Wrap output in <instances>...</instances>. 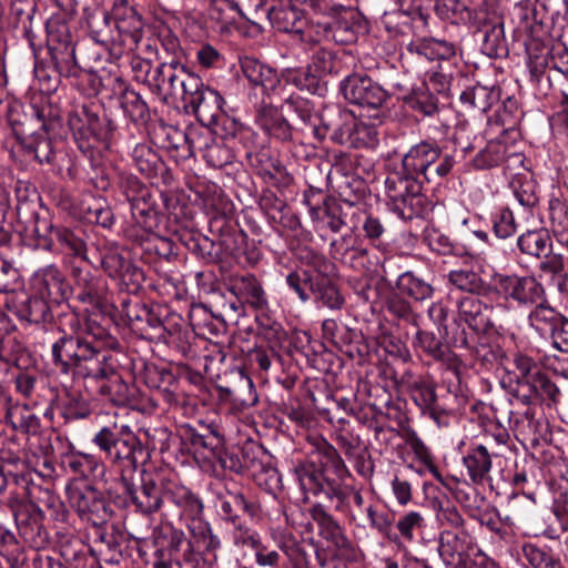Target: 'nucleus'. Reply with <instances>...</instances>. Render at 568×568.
Wrapping results in <instances>:
<instances>
[{"label": "nucleus", "instance_id": "nucleus-1", "mask_svg": "<svg viewBox=\"0 0 568 568\" xmlns=\"http://www.w3.org/2000/svg\"><path fill=\"white\" fill-rule=\"evenodd\" d=\"M91 444L119 473L116 480L108 486L114 507L146 518L162 510L169 486H163L156 475L144 468L139 473V484L134 481V474L150 454L130 425L102 426L93 433Z\"/></svg>", "mask_w": 568, "mask_h": 568}, {"label": "nucleus", "instance_id": "nucleus-2", "mask_svg": "<svg viewBox=\"0 0 568 568\" xmlns=\"http://www.w3.org/2000/svg\"><path fill=\"white\" fill-rule=\"evenodd\" d=\"M456 163V151L445 152L436 140L413 144L385 180L388 210L403 221L427 219L434 204L424 193V184L447 178Z\"/></svg>", "mask_w": 568, "mask_h": 568}, {"label": "nucleus", "instance_id": "nucleus-3", "mask_svg": "<svg viewBox=\"0 0 568 568\" xmlns=\"http://www.w3.org/2000/svg\"><path fill=\"white\" fill-rule=\"evenodd\" d=\"M45 49L36 43L32 30V16L22 19V37L28 41L34 58L33 73L40 91L45 95L57 92L62 80L75 85L88 82L91 90L99 91L102 79L97 72L83 69L77 59V40L70 24L59 16L51 17L45 23Z\"/></svg>", "mask_w": 568, "mask_h": 568}, {"label": "nucleus", "instance_id": "nucleus-4", "mask_svg": "<svg viewBox=\"0 0 568 568\" xmlns=\"http://www.w3.org/2000/svg\"><path fill=\"white\" fill-rule=\"evenodd\" d=\"M212 189L219 203L215 205V197L212 199L214 207L209 216V231L216 240L189 225L174 227L172 234L203 265H216L227 257L241 256L250 264H256L261 258L260 250L250 242L239 221L226 212L232 204L224 197L222 190L215 184Z\"/></svg>", "mask_w": 568, "mask_h": 568}, {"label": "nucleus", "instance_id": "nucleus-5", "mask_svg": "<svg viewBox=\"0 0 568 568\" xmlns=\"http://www.w3.org/2000/svg\"><path fill=\"white\" fill-rule=\"evenodd\" d=\"M54 331L58 337L50 345V362L61 375L87 379L109 348L120 346L119 338L89 310L73 311L69 331L60 325Z\"/></svg>", "mask_w": 568, "mask_h": 568}, {"label": "nucleus", "instance_id": "nucleus-6", "mask_svg": "<svg viewBox=\"0 0 568 568\" xmlns=\"http://www.w3.org/2000/svg\"><path fill=\"white\" fill-rule=\"evenodd\" d=\"M288 250L300 263L285 275L290 294L302 304L313 302L317 307L339 311L345 304L337 283L336 265L322 252L291 241Z\"/></svg>", "mask_w": 568, "mask_h": 568}, {"label": "nucleus", "instance_id": "nucleus-7", "mask_svg": "<svg viewBox=\"0 0 568 568\" xmlns=\"http://www.w3.org/2000/svg\"><path fill=\"white\" fill-rule=\"evenodd\" d=\"M308 445L305 459L294 467L301 490L305 495L335 500V509L345 511L348 507L349 491L344 487V483L352 478L349 469L338 450L323 436H308Z\"/></svg>", "mask_w": 568, "mask_h": 568}, {"label": "nucleus", "instance_id": "nucleus-8", "mask_svg": "<svg viewBox=\"0 0 568 568\" xmlns=\"http://www.w3.org/2000/svg\"><path fill=\"white\" fill-rule=\"evenodd\" d=\"M68 128L78 150L90 161L91 184L99 191H109L111 179L101 165L100 155L112 148L118 130L115 121L102 103L91 101L72 106L68 113Z\"/></svg>", "mask_w": 568, "mask_h": 568}, {"label": "nucleus", "instance_id": "nucleus-9", "mask_svg": "<svg viewBox=\"0 0 568 568\" xmlns=\"http://www.w3.org/2000/svg\"><path fill=\"white\" fill-rule=\"evenodd\" d=\"M8 124L24 155L39 164H51L55 159L51 133L59 125L58 111L49 102V95L32 98L29 111L20 114L10 108Z\"/></svg>", "mask_w": 568, "mask_h": 568}, {"label": "nucleus", "instance_id": "nucleus-10", "mask_svg": "<svg viewBox=\"0 0 568 568\" xmlns=\"http://www.w3.org/2000/svg\"><path fill=\"white\" fill-rule=\"evenodd\" d=\"M17 216L20 223H24V231L30 232L34 247L53 254L63 255V264L67 268L72 265L89 262L87 257V243L80 232L55 222L49 211L40 214L34 210L24 214L23 206H17Z\"/></svg>", "mask_w": 568, "mask_h": 568}, {"label": "nucleus", "instance_id": "nucleus-11", "mask_svg": "<svg viewBox=\"0 0 568 568\" xmlns=\"http://www.w3.org/2000/svg\"><path fill=\"white\" fill-rule=\"evenodd\" d=\"M163 222L164 219H158L156 225L151 229L146 226L122 229L123 236L131 244L135 255L160 274L172 272L180 261L176 239L172 234L174 227H168L170 235H163L161 234Z\"/></svg>", "mask_w": 568, "mask_h": 568}, {"label": "nucleus", "instance_id": "nucleus-12", "mask_svg": "<svg viewBox=\"0 0 568 568\" xmlns=\"http://www.w3.org/2000/svg\"><path fill=\"white\" fill-rule=\"evenodd\" d=\"M552 234L547 227L527 229L516 239L519 255L536 262L538 277L548 276L562 292L568 278V258L555 251Z\"/></svg>", "mask_w": 568, "mask_h": 568}, {"label": "nucleus", "instance_id": "nucleus-13", "mask_svg": "<svg viewBox=\"0 0 568 568\" xmlns=\"http://www.w3.org/2000/svg\"><path fill=\"white\" fill-rule=\"evenodd\" d=\"M146 436L153 450L165 454L179 445L182 453L193 455L199 464L202 463L204 448L212 450L220 443L217 436L212 434L211 424L203 420L176 424L174 432L163 426L154 427L146 430Z\"/></svg>", "mask_w": 568, "mask_h": 568}, {"label": "nucleus", "instance_id": "nucleus-14", "mask_svg": "<svg viewBox=\"0 0 568 568\" xmlns=\"http://www.w3.org/2000/svg\"><path fill=\"white\" fill-rule=\"evenodd\" d=\"M72 283H69L68 307L77 312L89 310L98 316V321L103 320V315H112L115 306L109 298L106 283L90 267V262L85 266L72 265L68 268Z\"/></svg>", "mask_w": 568, "mask_h": 568}, {"label": "nucleus", "instance_id": "nucleus-15", "mask_svg": "<svg viewBox=\"0 0 568 568\" xmlns=\"http://www.w3.org/2000/svg\"><path fill=\"white\" fill-rule=\"evenodd\" d=\"M134 359L119 347L109 348L87 379L100 384L99 393L115 406H125L132 398L126 376L134 367Z\"/></svg>", "mask_w": 568, "mask_h": 568}, {"label": "nucleus", "instance_id": "nucleus-16", "mask_svg": "<svg viewBox=\"0 0 568 568\" xmlns=\"http://www.w3.org/2000/svg\"><path fill=\"white\" fill-rule=\"evenodd\" d=\"M36 494L10 493L6 505L23 541L32 549L42 550L50 547L51 535L45 526V513L36 501Z\"/></svg>", "mask_w": 568, "mask_h": 568}, {"label": "nucleus", "instance_id": "nucleus-17", "mask_svg": "<svg viewBox=\"0 0 568 568\" xmlns=\"http://www.w3.org/2000/svg\"><path fill=\"white\" fill-rule=\"evenodd\" d=\"M537 275L495 273L491 277L490 294H495L498 306L505 310H529L546 293Z\"/></svg>", "mask_w": 568, "mask_h": 568}, {"label": "nucleus", "instance_id": "nucleus-18", "mask_svg": "<svg viewBox=\"0 0 568 568\" xmlns=\"http://www.w3.org/2000/svg\"><path fill=\"white\" fill-rule=\"evenodd\" d=\"M400 384L423 417L432 419L439 428L449 426L453 409L447 406L444 396L437 394V383L430 375H415L406 371Z\"/></svg>", "mask_w": 568, "mask_h": 568}, {"label": "nucleus", "instance_id": "nucleus-19", "mask_svg": "<svg viewBox=\"0 0 568 568\" xmlns=\"http://www.w3.org/2000/svg\"><path fill=\"white\" fill-rule=\"evenodd\" d=\"M116 186L119 193L130 204L132 223L128 226H146L151 229L156 225L158 219H165L159 210L155 194L144 182L131 172L120 171L116 174Z\"/></svg>", "mask_w": 568, "mask_h": 568}, {"label": "nucleus", "instance_id": "nucleus-20", "mask_svg": "<svg viewBox=\"0 0 568 568\" xmlns=\"http://www.w3.org/2000/svg\"><path fill=\"white\" fill-rule=\"evenodd\" d=\"M343 98L353 105L367 112V116L383 122L385 118L384 105L389 98L388 92L368 74L353 72L345 75L338 85Z\"/></svg>", "mask_w": 568, "mask_h": 568}, {"label": "nucleus", "instance_id": "nucleus-21", "mask_svg": "<svg viewBox=\"0 0 568 568\" xmlns=\"http://www.w3.org/2000/svg\"><path fill=\"white\" fill-rule=\"evenodd\" d=\"M406 51L428 62H436L434 70L453 81L467 73V64L463 59L462 51L455 43L445 39L416 38L406 45Z\"/></svg>", "mask_w": 568, "mask_h": 568}, {"label": "nucleus", "instance_id": "nucleus-22", "mask_svg": "<svg viewBox=\"0 0 568 568\" xmlns=\"http://www.w3.org/2000/svg\"><path fill=\"white\" fill-rule=\"evenodd\" d=\"M108 486L101 490L93 483L81 486H67L65 494L70 508L81 519L91 526L106 524L113 517V501L108 495Z\"/></svg>", "mask_w": 568, "mask_h": 568}, {"label": "nucleus", "instance_id": "nucleus-23", "mask_svg": "<svg viewBox=\"0 0 568 568\" xmlns=\"http://www.w3.org/2000/svg\"><path fill=\"white\" fill-rule=\"evenodd\" d=\"M270 1L267 18L276 31L291 34L292 39L304 48H312L320 43V39L314 36V30L307 29L308 18L304 14L301 3L295 0Z\"/></svg>", "mask_w": 568, "mask_h": 568}, {"label": "nucleus", "instance_id": "nucleus-24", "mask_svg": "<svg viewBox=\"0 0 568 568\" xmlns=\"http://www.w3.org/2000/svg\"><path fill=\"white\" fill-rule=\"evenodd\" d=\"M212 434L217 436L219 445L214 449L204 448L201 468L204 470L212 469L217 473V467L222 471H231L234 474H244L253 465L254 457L253 446L247 445L243 447L229 446L225 442V436L219 425L211 423Z\"/></svg>", "mask_w": 568, "mask_h": 568}, {"label": "nucleus", "instance_id": "nucleus-25", "mask_svg": "<svg viewBox=\"0 0 568 568\" xmlns=\"http://www.w3.org/2000/svg\"><path fill=\"white\" fill-rule=\"evenodd\" d=\"M187 85V91L182 94L186 112L193 114L202 125L212 126L224 110V98L217 90L205 84L199 75Z\"/></svg>", "mask_w": 568, "mask_h": 568}, {"label": "nucleus", "instance_id": "nucleus-26", "mask_svg": "<svg viewBox=\"0 0 568 568\" xmlns=\"http://www.w3.org/2000/svg\"><path fill=\"white\" fill-rule=\"evenodd\" d=\"M152 537L158 554L175 559V564L180 567L184 565L193 568L204 560L191 537L189 538L182 529L171 524L154 528Z\"/></svg>", "mask_w": 568, "mask_h": 568}, {"label": "nucleus", "instance_id": "nucleus-27", "mask_svg": "<svg viewBox=\"0 0 568 568\" xmlns=\"http://www.w3.org/2000/svg\"><path fill=\"white\" fill-rule=\"evenodd\" d=\"M156 310H160V307L150 306L138 300L126 297L121 301L120 310L115 307L114 311L120 313L124 324L135 336L154 342L163 336L164 326L166 325Z\"/></svg>", "mask_w": 568, "mask_h": 568}, {"label": "nucleus", "instance_id": "nucleus-28", "mask_svg": "<svg viewBox=\"0 0 568 568\" xmlns=\"http://www.w3.org/2000/svg\"><path fill=\"white\" fill-rule=\"evenodd\" d=\"M158 61L151 74L150 91L163 99L174 97L179 90L184 94L190 81L197 77L184 61L163 59L161 53H158Z\"/></svg>", "mask_w": 568, "mask_h": 568}, {"label": "nucleus", "instance_id": "nucleus-29", "mask_svg": "<svg viewBox=\"0 0 568 568\" xmlns=\"http://www.w3.org/2000/svg\"><path fill=\"white\" fill-rule=\"evenodd\" d=\"M142 365L141 378L150 388L156 390L162 399L170 406L185 404L189 398L179 392V371L168 364H155L140 361Z\"/></svg>", "mask_w": 568, "mask_h": 568}, {"label": "nucleus", "instance_id": "nucleus-30", "mask_svg": "<svg viewBox=\"0 0 568 568\" xmlns=\"http://www.w3.org/2000/svg\"><path fill=\"white\" fill-rule=\"evenodd\" d=\"M144 13V7L135 0H113L110 14L121 42L129 40L133 47L139 45L146 26Z\"/></svg>", "mask_w": 568, "mask_h": 568}, {"label": "nucleus", "instance_id": "nucleus-31", "mask_svg": "<svg viewBox=\"0 0 568 568\" xmlns=\"http://www.w3.org/2000/svg\"><path fill=\"white\" fill-rule=\"evenodd\" d=\"M310 516L316 524L318 535L334 548V557L347 562L357 560V550L347 538L341 524L322 504L310 508Z\"/></svg>", "mask_w": 568, "mask_h": 568}, {"label": "nucleus", "instance_id": "nucleus-32", "mask_svg": "<svg viewBox=\"0 0 568 568\" xmlns=\"http://www.w3.org/2000/svg\"><path fill=\"white\" fill-rule=\"evenodd\" d=\"M69 449L59 456V464L63 471L71 476L73 483H93L97 479H102L105 475V463H109L105 457L84 453L74 448L70 443Z\"/></svg>", "mask_w": 568, "mask_h": 568}, {"label": "nucleus", "instance_id": "nucleus-33", "mask_svg": "<svg viewBox=\"0 0 568 568\" xmlns=\"http://www.w3.org/2000/svg\"><path fill=\"white\" fill-rule=\"evenodd\" d=\"M355 120L356 115L339 104L325 105L314 124L313 135L318 142L328 138L335 144L346 145Z\"/></svg>", "mask_w": 568, "mask_h": 568}, {"label": "nucleus", "instance_id": "nucleus-34", "mask_svg": "<svg viewBox=\"0 0 568 568\" xmlns=\"http://www.w3.org/2000/svg\"><path fill=\"white\" fill-rule=\"evenodd\" d=\"M215 390L221 406L236 416L244 414L258 402L252 378L242 371L226 385H216Z\"/></svg>", "mask_w": 568, "mask_h": 568}, {"label": "nucleus", "instance_id": "nucleus-35", "mask_svg": "<svg viewBox=\"0 0 568 568\" xmlns=\"http://www.w3.org/2000/svg\"><path fill=\"white\" fill-rule=\"evenodd\" d=\"M446 336L418 327L412 339V346L419 356L442 363L447 369L458 376L463 361L445 342Z\"/></svg>", "mask_w": 568, "mask_h": 568}, {"label": "nucleus", "instance_id": "nucleus-36", "mask_svg": "<svg viewBox=\"0 0 568 568\" xmlns=\"http://www.w3.org/2000/svg\"><path fill=\"white\" fill-rule=\"evenodd\" d=\"M481 296L460 295L456 297L457 315L454 323L460 322L476 335H490L496 332L491 318L493 306L485 303Z\"/></svg>", "mask_w": 568, "mask_h": 568}, {"label": "nucleus", "instance_id": "nucleus-37", "mask_svg": "<svg viewBox=\"0 0 568 568\" xmlns=\"http://www.w3.org/2000/svg\"><path fill=\"white\" fill-rule=\"evenodd\" d=\"M154 140L166 150L176 162L195 155L200 133L195 129L183 131L178 126L161 122L154 131Z\"/></svg>", "mask_w": 568, "mask_h": 568}, {"label": "nucleus", "instance_id": "nucleus-38", "mask_svg": "<svg viewBox=\"0 0 568 568\" xmlns=\"http://www.w3.org/2000/svg\"><path fill=\"white\" fill-rule=\"evenodd\" d=\"M133 166L154 184L172 186L175 178L172 169L148 143H136L130 152Z\"/></svg>", "mask_w": 568, "mask_h": 568}, {"label": "nucleus", "instance_id": "nucleus-39", "mask_svg": "<svg viewBox=\"0 0 568 568\" xmlns=\"http://www.w3.org/2000/svg\"><path fill=\"white\" fill-rule=\"evenodd\" d=\"M69 281L58 266L39 268L31 277L30 291L51 306L68 305Z\"/></svg>", "mask_w": 568, "mask_h": 568}, {"label": "nucleus", "instance_id": "nucleus-40", "mask_svg": "<svg viewBox=\"0 0 568 568\" xmlns=\"http://www.w3.org/2000/svg\"><path fill=\"white\" fill-rule=\"evenodd\" d=\"M246 160L253 172L271 186L285 187L293 180L278 156L273 154L270 148L263 146L255 151H246Z\"/></svg>", "mask_w": 568, "mask_h": 568}, {"label": "nucleus", "instance_id": "nucleus-41", "mask_svg": "<svg viewBox=\"0 0 568 568\" xmlns=\"http://www.w3.org/2000/svg\"><path fill=\"white\" fill-rule=\"evenodd\" d=\"M511 395L517 402L527 406V408L523 414L509 410V424L517 426L521 417H524L528 422L529 427L535 428L537 436L534 440H538V438L546 440L547 435H550L548 430V423L536 419L535 409L531 407L536 405L537 400L536 384H534V379L515 381Z\"/></svg>", "mask_w": 568, "mask_h": 568}, {"label": "nucleus", "instance_id": "nucleus-42", "mask_svg": "<svg viewBox=\"0 0 568 568\" xmlns=\"http://www.w3.org/2000/svg\"><path fill=\"white\" fill-rule=\"evenodd\" d=\"M217 501V514L227 526L245 520V516L254 519L261 510L260 505L246 497L242 490L226 488L219 495Z\"/></svg>", "mask_w": 568, "mask_h": 568}, {"label": "nucleus", "instance_id": "nucleus-43", "mask_svg": "<svg viewBox=\"0 0 568 568\" xmlns=\"http://www.w3.org/2000/svg\"><path fill=\"white\" fill-rule=\"evenodd\" d=\"M112 92L119 101L123 114L134 124H146L150 120V108L142 95L124 79H112Z\"/></svg>", "mask_w": 568, "mask_h": 568}, {"label": "nucleus", "instance_id": "nucleus-44", "mask_svg": "<svg viewBox=\"0 0 568 568\" xmlns=\"http://www.w3.org/2000/svg\"><path fill=\"white\" fill-rule=\"evenodd\" d=\"M282 80L284 90H290L288 88L293 87L297 91L320 98H325L329 91L328 82L315 73L308 64L283 68Z\"/></svg>", "mask_w": 568, "mask_h": 568}, {"label": "nucleus", "instance_id": "nucleus-45", "mask_svg": "<svg viewBox=\"0 0 568 568\" xmlns=\"http://www.w3.org/2000/svg\"><path fill=\"white\" fill-rule=\"evenodd\" d=\"M449 287L447 297L456 303L460 295L488 296L490 295L491 282L487 283L477 272L473 270H452L446 275Z\"/></svg>", "mask_w": 568, "mask_h": 568}, {"label": "nucleus", "instance_id": "nucleus-46", "mask_svg": "<svg viewBox=\"0 0 568 568\" xmlns=\"http://www.w3.org/2000/svg\"><path fill=\"white\" fill-rule=\"evenodd\" d=\"M255 123L270 139L281 143L293 141L294 128L277 106L261 105L255 114Z\"/></svg>", "mask_w": 568, "mask_h": 568}, {"label": "nucleus", "instance_id": "nucleus-47", "mask_svg": "<svg viewBox=\"0 0 568 568\" xmlns=\"http://www.w3.org/2000/svg\"><path fill=\"white\" fill-rule=\"evenodd\" d=\"M196 151L202 153V158L209 166L222 170L229 176L234 174L240 166V163L235 161L232 148L216 141L210 134L206 136L200 134Z\"/></svg>", "mask_w": 568, "mask_h": 568}, {"label": "nucleus", "instance_id": "nucleus-48", "mask_svg": "<svg viewBox=\"0 0 568 568\" xmlns=\"http://www.w3.org/2000/svg\"><path fill=\"white\" fill-rule=\"evenodd\" d=\"M51 305L43 298L38 297L33 292L30 295L14 298L8 304V310L21 322L28 324H43L51 323L53 314Z\"/></svg>", "mask_w": 568, "mask_h": 568}, {"label": "nucleus", "instance_id": "nucleus-49", "mask_svg": "<svg viewBox=\"0 0 568 568\" xmlns=\"http://www.w3.org/2000/svg\"><path fill=\"white\" fill-rule=\"evenodd\" d=\"M166 499L178 509L180 519L185 520L186 528L203 520L204 505L200 496L183 485H170Z\"/></svg>", "mask_w": 568, "mask_h": 568}, {"label": "nucleus", "instance_id": "nucleus-50", "mask_svg": "<svg viewBox=\"0 0 568 568\" xmlns=\"http://www.w3.org/2000/svg\"><path fill=\"white\" fill-rule=\"evenodd\" d=\"M55 410L64 424L88 420L94 413L91 398L79 390H64L55 399Z\"/></svg>", "mask_w": 568, "mask_h": 568}, {"label": "nucleus", "instance_id": "nucleus-51", "mask_svg": "<svg viewBox=\"0 0 568 568\" xmlns=\"http://www.w3.org/2000/svg\"><path fill=\"white\" fill-rule=\"evenodd\" d=\"M468 538L464 530L458 532L447 528L439 532L437 550L446 567L464 562L470 556L473 549Z\"/></svg>", "mask_w": 568, "mask_h": 568}, {"label": "nucleus", "instance_id": "nucleus-52", "mask_svg": "<svg viewBox=\"0 0 568 568\" xmlns=\"http://www.w3.org/2000/svg\"><path fill=\"white\" fill-rule=\"evenodd\" d=\"M227 293L240 296L252 310H265L268 303V295L263 283L253 274L232 278L227 286Z\"/></svg>", "mask_w": 568, "mask_h": 568}, {"label": "nucleus", "instance_id": "nucleus-53", "mask_svg": "<svg viewBox=\"0 0 568 568\" xmlns=\"http://www.w3.org/2000/svg\"><path fill=\"white\" fill-rule=\"evenodd\" d=\"M359 28V24L347 20L341 14L332 21H318L314 36L320 39V42L325 40L341 45H348L357 41Z\"/></svg>", "mask_w": 568, "mask_h": 568}, {"label": "nucleus", "instance_id": "nucleus-54", "mask_svg": "<svg viewBox=\"0 0 568 568\" xmlns=\"http://www.w3.org/2000/svg\"><path fill=\"white\" fill-rule=\"evenodd\" d=\"M403 104L417 116L433 118L439 112V98L427 82L413 85L403 97Z\"/></svg>", "mask_w": 568, "mask_h": 568}, {"label": "nucleus", "instance_id": "nucleus-55", "mask_svg": "<svg viewBox=\"0 0 568 568\" xmlns=\"http://www.w3.org/2000/svg\"><path fill=\"white\" fill-rule=\"evenodd\" d=\"M462 462L469 479L474 484L484 485L491 479L493 459L485 445L471 443L464 454Z\"/></svg>", "mask_w": 568, "mask_h": 568}, {"label": "nucleus", "instance_id": "nucleus-56", "mask_svg": "<svg viewBox=\"0 0 568 568\" xmlns=\"http://www.w3.org/2000/svg\"><path fill=\"white\" fill-rule=\"evenodd\" d=\"M196 333L186 324L174 323L164 326L163 336L158 342H163L171 349L175 351L185 359H193L197 356L195 347Z\"/></svg>", "mask_w": 568, "mask_h": 568}, {"label": "nucleus", "instance_id": "nucleus-57", "mask_svg": "<svg viewBox=\"0 0 568 568\" xmlns=\"http://www.w3.org/2000/svg\"><path fill=\"white\" fill-rule=\"evenodd\" d=\"M85 23L90 39L106 49L121 42L113 27L110 10H95L85 14Z\"/></svg>", "mask_w": 568, "mask_h": 568}, {"label": "nucleus", "instance_id": "nucleus-58", "mask_svg": "<svg viewBox=\"0 0 568 568\" xmlns=\"http://www.w3.org/2000/svg\"><path fill=\"white\" fill-rule=\"evenodd\" d=\"M395 286L396 291L415 304L432 300L435 294L433 281L410 270L398 275Z\"/></svg>", "mask_w": 568, "mask_h": 568}, {"label": "nucleus", "instance_id": "nucleus-59", "mask_svg": "<svg viewBox=\"0 0 568 568\" xmlns=\"http://www.w3.org/2000/svg\"><path fill=\"white\" fill-rule=\"evenodd\" d=\"M565 315L552 307L547 293L529 308L527 322L539 336L547 338Z\"/></svg>", "mask_w": 568, "mask_h": 568}, {"label": "nucleus", "instance_id": "nucleus-60", "mask_svg": "<svg viewBox=\"0 0 568 568\" xmlns=\"http://www.w3.org/2000/svg\"><path fill=\"white\" fill-rule=\"evenodd\" d=\"M29 353L27 347L17 337H0V383L4 382L10 369H22L28 366Z\"/></svg>", "mask_w": 568, "mask_h": 568}, {"label": "nucleus", "instance_id": "nucleus-61", "mask_svg": "<svg viewBox=\"0 0 568 568\" xmlns=\"http://www.w3.org/2000/svg\"><path fill=\"white\" fill-rule=\"evenodd\" d=\"M524 566L527 568H565L552 547L539 541H525L520 546Z\"/></svg>", "mask_w": 568, "mask_h": 568}, {"label": "nucleus", "instance_id": "nucleus-62", "mask_svg": "<svg viewBox=\"0 0 568 568\" xmlns=\"http://www.w3.org/2000/svg\"><path fill=\"white\" fill-rule=\"evenodd\" d=\"M194 547L199 549L204 560L212 561V566L217 559V550L222 547L220 537L214 534L211 524L203 519L187 528Z\"/></svg>", "mask_w": 568, "mask_h": 568}, {"label": "nucleus", "instance_id": "nucleus-63", "mask_svg": "<svg viewBox=\"0 0 568 568\" xmlns=\"http://www.w3.org/2000/svg\"><path fill=\"white\" fill-rule=\"evenodd\" d=\"M384 307L392 321L397 325H412L418 327L420 315L410 300L398 291H390L384 302Z\"/></svg>", "mask_w": 568, "mask_h": 568}, {"label": "nucleus", "instance_id": "nucleus-64", "mask_svg": "<svg viewBox=\"0 0 568 568\" xmlns=\"http://www.w3.org/2000/svg\"><path fill=\"white\" fill-rule=\"evenodd\" d=\"M500 99V89L479 83L467 87L459 95V102L467 110L487 112Z\"/></svg>", "mask_w": 568, "mask_h": 568}]
</instances>
